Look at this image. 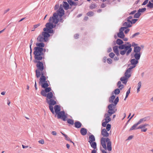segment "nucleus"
Wrapping results in <instances>:
<instances>
[{
    "instance_id": "c03bdc74",
    "label": "nucleus",
    "mask_w": 153,
    "mask_h": 153,
    "mask_svg": "<svg viewBox=\"0 0 153 153\" xmlns=\"http://www.w3.org/2000/svg\"><path fill=\"white\" fill-rule=\"evenodd\" d=\"M45 90H42L41 92V94L43 96L45 97L46 96L47 94H46Z\"/></svg>"
},
{
    "instance_id": "37998d69",
    "label": "nucleus",
    "mask_w": 153,
    "mask_h": 153,
    "mask_svg": "<svg viewBox=\"0 0 153 153\" xmlns=\"http://www.w3.org/2000/svg\"><path fill=\"white\" fill-rule=\"evenodd\" d=\"M33 41L32 39H31L30 41V54L31 55V54L32 52V49L31 48V46L33 44Z\"/></svg>"
},
{
    "instance_id": "a211bd4d",
    "label": "nucleus",
    "mask_w": 153,
    "mask_h": 153,
    "mask_svg": "<svg viewBox=\"0 0 153 153\" xmlns=\"http://www.w3.org/2000/svg\"><path fill=\"white\" fill-rule=\"evenodd\" d=\"M58 16H59V22L63 23L64 22L62 16L64 15L65 13H57Z\"/></svg>"
},
{
    "instance_id": "2eb2a0df",
    "label": "nucleus",
    "mask_w": 153,
    "mask_h": 153,
    "mask_svg": "<svg viewBox=\"0 0 153 153\" xmlns=\"http://www.w3.org/2000/svg\"><path fill=\"white\" fill-rule=\"evenodd\" d=\"M46 102L49 105H53L56 104V101L52 98L47 101Z\"/></svg>"
},
{
    "instance_id": "603ef678",
    "label": "nucleus",
    "mask_w": 153,
    "mask_h": 153,
    "mask_svg": "<svg viewBox=\"0 0 153 153\" xmlns=\"http://www.w3.org/2000/svg\"><path fill=\"white\" fill-rule=\"evenodd\" d=\"M107 62L109 64L112 63V60L110 58H108L107 59Z\"/></svg>"
},
{
    "instance_id": "393cba45",
    "label": "nucleus",
    "mask_w": 153,
    "mask_h": 153,
    "mask_svg": "<svg viewBox=\"0 0 153 153\" xmlns=\"http://www.w3.org/2000/svg\"><path fill=\"white\" fill-rule=\"evenodd\" d=\"M87 131L86 129L85 128H82L80 130V132L81 134L83 136L85 135L87 133Z\"/></svg>"
},
{
    "instance_id": "5fc2aeb1",
    "label": "nucleus",
    "mask_w": 153,
    "mask_h": 153,
    "mask_svg": "<svg viewBox=\"0 0 153 153\" xmlns=\"http://www.w3.org/2000/svg\"><path fill=\"white\" fill-rule=\"evenodd\" d=\"M120 89L119 88V89L117 88V89H115V94H118L120 93Z\"/></svg>"
},
{
    "instance_id": "de8ad7c7",
    "label": "nucleus",
    "mask_w": 153,
    "mask_h": 153,
    "mask_svg": "<svg viewBox=\"0 0 153 153\" xmlns=\"http://www.w3.org/2000/svg\"><path fill=\"white\" fill-rule=\"evenodd\" d=\"M97 7L96 4H92L90 7V8L91 9H93Z\"/></svg>"
},
{
    "instance_id": "7ed1b4c3",
    "label": "nucleus",
    "mask_w": 153,
    "mask_h": 153,
    "mask_svg": "<svg viewBox=\"0 0 153 153\" xmlns=\"http://www.w3.org/2000/svg\"><path fill=\"white\" fill-rule=\"evenodd\" d=\"M138 60L134 59H132L131 60V64L129 65V68L126 71L124 76L121 77L120 79V80L122 81L123 83L126 84L129 78L131 76L130 72L131 70L136 66V64L138 62Z\"/></svg>"
},
{
    "instance_id": "4be33fe9",
    "label": "nucleus",
    "mask_w": 153,
    "mask_h": 153,
    "mask_svg": "<svg viewBox=\"0 0 153 153\" xmlns=\"http://www.w3.org/2000/svg\"><path fill=\"white\" fill-rule=\"evenodd\" d=\"M139 123L137 122V123L134 124L130 129V131H132L134 130H136L139 129V126H137L139 125Z\"/></svg>"
},
{
    "instance_id": "2f4dec72",
    "label": "nucleus",
    "mask_w": 153,
    "mask_h": 153,
    "mask_svg": "<svg viewBox=\"0 0 153 153\" xmlns=\"http://www.w3.org/2000/svg\"><path fill=\"white\" fill-rule=\"evenodd\" d=\"M120 81H119L117 84V86L120 89L122 90L124 86L123 85L121 81H122L121 80Z\"/></svg>"
},
{
    "instance_id": "7c9ffc66",
    "label": "nucleus",
    "mask_w": 153,
    "mask_h": 153,
    "mask_svg": "<svg viewBox=\"0 0 153 153\" xmlns=\"http://www.w3.org/2000/svg\"><path fill=\"white\" fill-rule=\"evenodd\" d=\"M63 7V5L62 4H60L59 9L57 10L56 13H65V11L62 8Z\"/></svg>"
},
{
    "instance_id": "b1692460",
    "label": "nucleus",
    "mask_w": 153,
    "mask_h": 153,
    "mask_svg": "<svg viewBox=\"0 0 153 153\" xmlns=\"http://www.w3.org/2000/svg\"><path fill=\"white\" fill-rule=\"evenodd\" d=\"M74 124L75 127L77 128H80L82 126V123L79 121H76Z\"/></svg>"
},
{
    "instance_id": "0e129e2a",
    "label": "nucleus",
    "mask_w": 153,
    "mask_h": 153,
    "mask_svg": "<svg viewBox=\"0 0 153 153\" xmlns=\"http://www.w3.org/2000/svg\"><path fill=\"white\" fill-rule=\"evenodd\" d=\"M149 0H145L143 3L142 5H145L148 2Z\"/></svg>"
},
{
    "instance_id": "a878e982",
    "label": "nucleus",
    "mask_w": 153,
    "mask_h": 153,
    "mask_svg": "<svg viewBox=\"0 0 153 153\" xmlns=\"http://www.w3.org/2000/svg\"><path fill=\"white\" fill-rule=\"evenodd\" d=\"M89 140L88 141V142L90 143L91 142H93L95 141V138L94 136L93 135L91 134V135H90L89 137Z\"/></svg>"
},
{
    "instance_id": "39448f33",
    "label": "nucleus",
    "mask_w": 153,
    "mask_h": 153,
    "mask_svg": "<svg viewBox=\"0 0 153 153\" xmlns=\"http://www.w3.org/2000/svg\"><path fill=\"white\" fill-rule=\"evenodd\" d=\"M114 105L113 104H111L109 105L108 106V113H106L105 114L104 117H105V121L107 123H108L111 120L110 118L109 117L112 114L115 112V111L113 109L112 107Z\"/></svg>"
},
{
    "instance_id": "6ab92c4d",
    "label": "nucleus",
    "mask_w": 153,
    "mask_h": 153,
    "mask_svg": "<svg viewBox=\"0 0 153 153\" xmlns=\"http://www.w3.org/2000/svg\"><path fill=\"white\" fill-rule=\"evenodd\" d=\"M101 134L103 137H107L109 136V134L105 128L103 129L102 130Z\"/></svg>"
},
{
    "instance_id": "3c124183",
    "label": "nucleus",
    "mask_w": 153,
    "mask_h": 153,
    "mask_svg": "<svg viewBox=\"0 0 153 153\" xmlns=\"http://www.w3.org/2000/svg\"><path fill=\"white\" fill-rule=\"evenodd\" d=\"M40 25V24H38L37 25H34L33 27H34V30H32L31 31H34L35 30V29L37 28Z\"/></svg>"
},
{
    "instance_id": "864d4df0",
    "label": "nucleus",
    "mask_w": 153,
    "mask_h": 153,
    "mask_svg": "<svg viewBox=\"0 0 153 153\" xmlns=\"http://www.w3.org/2000/svg\"><path fill=\"white\" fill-rule=\"evenodd\" d=\"M130 89H131V88H130L127 91L126 93V97H128L129 94L130 93Z\"/></svg>"
},
{
    "instance_id": "1a4fd4ad",
    "label": "nucleus",
    "mask_w": 153,
    "mask_h": 153,
    "mask_svg": "<svg viewBox=\"0 0 153 153\" xmlns=\"http://www.w3.org/2000/svg\"><path fill=\"white\" fill-rule=\"evenodd\" d=\"M57 117L58 119H61L63 121H65L67 118V114H65V112L64 111H60L57 114Z\"/></svg>"
},
{
    "instance_id": "0eeeda50",
    "label": "nucleus",
    "mask_w": 153,
    "mask_h": 153,
    "mask_svg": "<svg viewBox=\"0 0 153 153\" xmlns=\"http://www.w3.org/2000/svg\"><path fill=\"white\" fill-rule=\"evenodd\" d=\"M41 60L35 59L33 61L35 63H37L36 65V67L37 68L38 70L40 71H43L44 69L43 63L40 61Z\"/></svg>"
},
{
    "instance_id": "dca6fc26",
    "label": "nucleus",
    "mask_w": 153,
    "mask_h": 153,
    "mask_svg": "<svg viewBox=\"0 0 153 153\" xmlns=\"http://www.w3.org/2000/svg\"><path fill=\"white\" fill-rule=\"evenodd\" d=\"M106 140H105V138L104 137H102L101 139V144L105 150L107 149L106 144L105 143Z\"/></svg>"
},
{
    "instance_id": "13d9d810",
    "label": "nucleus",
    "mask_w": 153,
    "mask_h": 153,
    "mask_svg": "<svg viewBox=\"0 0 153 153\" xmlns=\"http://www.w3.org/2000/svg\"><path fill=\"white\" fill-rule=\"evenodd\" d=\"M109 55L110 57L112 58L114 57V56L115 55V54H114L113 52H111L110 53H109Z\"/></svg>"
},
{
    "instance_id": "e2e57ef3",
    "label": "nucleus",
    "mask_w": 153,
    "mask_h": 153,
    "mask_svg": "<svg viewBox=\"0 0 153 153\" xmlns=\"http://www.w3.org/2000/svg\"><path fill=\"white\" fill-rule=\"evenodd\" d=\"M113 51L115 53V41H113Z\"/></svg>"
},
{
    "instance_id": "aec40b11",
    "label": "nucleus",
    "mask_w": 153,
    "mask_h": 153,
    "mask_svg": "<svg viewBox=\"0 0 153 153\" xmlns=\"http://www.w3.org/2000/svg\"><path fill=\"white\" fill-rule=\"evenodd\" d=\"M53 94L52 92H50L47 94L46 97V101L53 98Z\"/></svg>"
},
{
    "instance_id": "c756f323",
    "label": "nucleus",
    "mask_w": 153,
    "mask_h": 153,
    "mask_svg": "<svg viewBox=\"0 0 153 153\" xmlns=\"http://www.w3.org/2000/svg\"><path fill=\"white\" fill-rule=\"evenodd\" d=\"M68 4L71 6H76L78 5V3L77 2H75L72 1V0H68Z\"/></svg>"
},
{
    "instance_id": "8fccbe9b",
    "label": "nucleus",
    "mask_w": 153,
    "mask_h": 153,
    "mask_svg": "<svg viewBox=\"0 0 153 153\" xmlns=\"http://www.w3.org/2000/svg\"><path fill=\"white\" fill-rule=\"evenodd\" d=\"M104 120H103L102 122V126L104 127H105L106 126V125L108 123L107 122H106L105 121H104Z\"/></svg>"
},
{
    "instance_id": "052dcab7",
    "label": "nucleus",
    "mask_w": 153,
    "mask_h": 153,
    "mask_svg": "<svg viewBox=\"0 0 153 153\" xmlns=\"http://www.w3.org/2000/svg\"><path fill=\"white\" fill-rule=\"evenodd\" d=\"M38 142L42 144H43L44 143V140L43 139H41V140L39 141Z\"/></svg>"
},
{
    "instance_id": "6e6552de",
    "label": "nucleus",
    "mask_w": 153,
    "mask_h": 153,
    "mask_svg": "<svg viewBox=\"0 0 153 153\" xmlns=\"http://www.w3.org/2000/svg\"><path fill=\"white\" fill-rule=\"evenodd\" d=\"M49 22H53L55 24H57L59 22V20L58 18L57 13H53V16L50 18Z\"/></svg>"
},
{
    "instance_id": "a19ab883",
    "label": "nucleus",
    "mask_w": 153,
    "mask_h": 153,
    "mask_svg": "<svg viewBox=\"0 0 153 153\" xmlns=\"http://www.w3.org/2000/svg\"><path fill=\"white\" fill-rule=\"evenodd\" d=\"M45 91L46 93H49L51 91V87H47L46 88H45Z\"/></svg>"
},
{
    "instance_id": "49530a36",
    "label": "nucleus",
    "mask_w": 153,
    "mask_h": 153,
    "mask_svg": "<svg viewBox=\"0 0 153 153\" xmlns=\"http://www.w3.org/2000/svg\"><path fill=\"white\" fill-rule=\"evenodd\" d=\"M146 10V8H142V9H139L138 10V11L140 13H143V12H144Z\"/></svg>"
},
{
    "instance_id": "c85d7f7f",
    "label": "nucleus",
    "mask_w": 153,
    "mask_h": 153,
    "mask_svg": "<svg viewBox=\"0 0 153 153\" xmlns=\"http://www.w3.org/2000/svg\"><path fill=\"white\" fill-rule=\"evenodd\" d=\"M90 144L91 145V147L94 149H95L97 148V143H96L94 141L93 142H91V143H90Z\"/></svg>"
},
{
    "instance_id": "c9c22d12",
    "label": "nucleus",
    "mask_w": 153,
    "mask_h": 153,
    "mask_svg": "<svg viewBox=\"0 0 153 153\" xmlns=\"http://www.w3.org/2000/svg\"><path fill=\"white\" fill-rule=\"evenodd\" d=\"M67 121V123L71 125H73L74 124V120H73L68 118L66 120Z\"/></svg>"
},
{
    "instance_id": "20e7f679",
    "label": "nucleus",
    "mask_w": 153,
    "mask_h": 153,
    "mask_svg": "<svg viewBox=\"0 0 153 153\" xmlns=\"http://www.w3.org/2000/svg\"><path fill=\"white\" fill-rule=\"evenodd\" d=\"M46 49L42 48L33 54L35 59L42 60L45 58V52Z\"/></svg>"
},
{
    "instance_id": "4d7b16f0",
    "label": "nucleus",
    "mask_w": 153,
    "mask_h": 153,
    "mask_svg": "<svg viewBox=\"0 0 153 153\" xmlns=\"http://www.w3.org/2000/svg\"><path fill=\"white\" fill-rule=\"evenodd\" d=\"M139 34H140V33L139 32L136 33L134 34H133L131 36V38H133L134 37H135V36L139 35Z\"/></svg>"
},
{
    "instance_id": "ddd939ff",
    "label": "nucleus",
    "mask_w": 153,
    "mask_h": 153,
    "mask_svg": "<svg viewBox=\"0 0 153 153\" xmlns=\"http://www.w3.org/2000/svg\"><path fill=\"white\" fill-rule=\"evenodd\" d=\"M106 142L107 143V149L108 151H111L112 149L111 147V142L110 140L108 138H107L105 139Z\"/></svg>"
},
{
    "instance_id": "58836bf2",
    "label": "nucleus",
    "mask_w": 153,
    "mask_h": 153,
    "mask_svg": "<svg viewBox=\"0 0 153 153\" xmlns=\"http://www.w3.org/2000/svg\"><path fill=\"white\" fill-rule=\"evenodd\" d=\"M49 109H50V110L51 111L52 113L53 114H55V112L53 110V105H49Z\"/></svg>"
},
{
    "instance_id": "cd10ccee",
    "label": "nucleus",
    "mask_w": 153,
    "mask_h": 153,
    "mask_svg": "<svg viewBox=\"0 0 153 153\" xmlns=\"http://www.w3.org/2000/svg\"><path fill=\"white\" fill-rule=\"evenodd\" d=\"M41 73V76L40 78L39 79H41V80H43L45 79H46V77L45 76V72L43 71H40Z\"/></svg>"
},
{
    "instance_id": "09e8293b",
    "label": "nucleus",
    "mask_w": 153,
    "mask_h": 153,
    "mask_svg": "<svg viewBox=\"0 0 153 153\" xmlns=\"http://www.w3.org/2000/svg\"><path fill=\"white\" fill-rule=\"evenodd\" d=\"M111 125L109 124H107L106 126V129L107 131H109L111 129Z\"/></svg>"
},
{
    "instance_id": "412c9836",
    "label": "nucleus",
    "mask_w": 153,
    "mask_h": 153,
    "mask_svg": "<svg viewBox=\"0 0 153 153\" xmlns=\"http://www.w3.org/2000/svg\"><path fill=\"white\" fill-rule=\"evenodd\" d=\"M62 5L65 10H67L69 8V5L66 1H63L62 2ZM71 8V7L70 8Z\"/></svg>"
},
{
    "instance_id": "9d476101",
    "label": "nucleus",
    "mask_w": 153,
    "mask_h": 153,
    "mask_svg": "<svg viewBox=\"0 0 153 153\" xmlns=\"http://www.w3.org/2000/svg\"><path fill=\"white\" fill-rule=\"evenodd\" d=\"M43 42H45L44 41H42V42H40L39 43H36V47L34 48V51L33 54L37 51H38L40 49L44 47L45 44Z\"/></svg>"
},
{
    "instance_id": "4c0bfd02",
    "label": "nucleus",
    "mask_w": 153,
    "mask_h": 153,
    "mask_svg": "<svg viewBox=\"0 0 153 153\" xmlns=\"http://www.w3.org/2000/svg\"><path fill=\"white\" fill-rule=\"evenodd\" d=\"M141 86V82H139L137 84V93H138L140 91V88Z\"/></svg>"
},
{
    "instance_id": "9b49d317",
    "label": "nucleus",
    "mask_w": 153,
    "mask_h": 153,
    "mask_svg": "<svg viewBox=\"0 0 153 153\" xmlns=\"http://www.w3.org/2000/svg\"><path fill=\"white\" fill-rule=\"evenodd\" d=\"M39 84H41L42 87L44 88H46L49 86L48 84V81H46V79H45L43 80H41V79H39Z\"/></svg>"
},
{
    "instance_id": "f257e3e1",
    "label": "nucleus",
    "mask_w": 153,
    "mask_h": 153,
    "mask_svg": "<svg viewBox=\"0 0 153 153\" xmlns=\"http://www.w3.org/2000/svg\"><path fill=\"white\" fill-rule=\"evenodd\" d=\"M53 23L49 22L46 24V27L44 28L43 31L39 35L37 38L38 42H47L49 39L48 38L51 36L50 33H54V31L53 29L55 27L56 25L55 24H53Z\"/></svg>"
},
{
    "instance_id": "e433bc0d",
    "label": "nucleus",
    "mask_w": 153,
    "mask_h": 153,
    "mask_svg": "<svg viewBox=\"0 0 153 153\" xmlns=\"http://www.w3.org/2000/svg\"><path fill=\"white\" fill-rule=\"evenodd\" d=\"M134 56L135 59H137V60H138L140 59L141 56V54L134 53Z\"/></svg>"
},
{
    "instance_id": "338daca9",
    "label": "nucleus",
    "mask_w": 153,
    "mask_h": 153,
    "mask_svg": "<svg viewBox=\"0 0 153 153\" xmlns=\"http://www.w3.org/2000/svg\"><path fill=\"white\" fill-rule=\"evenodd\" d=\"M59 4H56L54 7V9L55 10H57L58 8L59 7Z\"/></svg>"
},
{
    "instance_id": "423d86ee",
    "label": "nucleus",
    "mask_w": 153,
    "mask_h": 153,
    "mask_svg": "<svg viewBox=\"0 0 153 153\" xmlns=\"http://www.w3.org/2000/svg\"><path fill=\"white\" fill-rule=\"evenodd\" d=\"M126 29V27H121L119 30V32L117 34V36L118 37L123 39L125 41H127L128 39L127 38L125 37V36L123 31Z\"/></svg>"
},
{
    "instance_id": "69168bd1",
    "label": "nucleus",
    "mask_w": 153,
    "mask_h": 153,
    "mask_svg": "<svg viewBox=\"0 0 153 153\" xmlns=\"http://www.w3.org/2000/svg\"><path fill=\"white\" fill-rule=\"evenodd\" d=\"M119 102V98L118 97H117L116 98H115V105H117V102Z\"/></svg>"
},
{
    "instance_id": "5701e85b",
    "label": "nucleus",
    "mask_w": 153,
    "mask_h": 153,
    "mask_svg": "<svg viewBox=\"0 0 153 153\" xmlns=\"http://www.w3.org/2000/svg\"><path fill=\"white\" fill-rule=\"evenodd\" d=\"M54 109L55 110L54 112L56 113V114H57L58 112L60 111V106L59 105H56L54 106Z\"/></svg>"
},
{
    "instance_id": "72a5a7b5",
    "label": "nucleus",
    "mask_w": 153,
    "mask_h": 153,
    "mask_svg": "<svg viewBox=\"0 0 153 153\" xmlns=\"http://www.w3.org/2000/svg\"><path fill=\"white\" fill-rule=\"evenodd\" d=\"M36 74V76L37 78L39 77L41 74V73L40 71H39L38 70H36L35 71Z\"/></svg>"
},
{
    "instance_id": "4468645a",
    "label": "nucleus",
    "mask_w": 153,
    "mask_h": 153,
    "mask_svg": "<svg viewBox=\"0 0 153 153\" xmlns=\"http://www.w3.org/2000/svg\"><path fill=\"white\" fill-rule=\"evenodd\" d=\"M141 48L139 46L134 47V53L136 54H141L140 50Z\"/></svg>"
},
{
    "instance_id": "bb28decb",
    "label": "nucleus",
    "mask_w": 153,
    "mask_h": 153,
    "mask_svg": "<svg viewBox=\"0 0 153 153\" xmlns=\"http://www.w3.org/2000/svg\"><path fill=\"white\" fill-rule=\"evenodd\" d=\"M123 25L125 26L124 27H126V29L128 27H131V21H128L127 22H125L124 23Z\"/></svg>"
},
{
    "instance_id": "774afa93",
    "label": "nucleus",
    "mask_w": 153,
    "mask_h": 153,
    "mask_svg": "<svg viewBox=\"0 0 153 153\" xmlns=\"http://www.w3.org/2000/svg\"><path fill=\"white\" fill-rule=\"evenodd\" d=\"M107 57L106 56H104L103 57L102 61L104 63H105L106 62Z\"/></svg>"
},
{
    "instance_id": "79ce46f5",
    "label": "nucleus",
    "mask_w": 153,
    "mask_h": 153,
    "mask_svg": "<svg viewBox=\"0 0 153 153\" xmlns=\"http://www.w3.org/2000/svg\"><path fill=\"white\" fill-rule=\"evenodd\" d=\"M141 14V13L138 11V12L134 14V17L135 18H138Z\"/></svg>"
},
{
    "instance_id": "a18cd8bd",
    "label": "nucleus",
    "mask_w": 153,
    "mask_h": 153,
    "mask_svg": "<svg viewBox=\"0 0 153 153\" xmlns=\"http://www.w3.org/2000/svg\"><path fill=\"white\" fill-rule=\"evenodd\" d=\"M94 13L92 11H89L87 13V15L89 16H93Z\"/></svg>"
},
{
    "instance_id": "f704fd0d",
    "label": "nucleus",
    "mask_w": 153,
    "mask_h": 153,
    "mask_svg": "<svg viewBox=\"0 0 153 153\" xmlns=\"http://www.w3.org/2000/svg\"><path fill=\"white\" fill-rule=\"evenodd\" d=\"M115 99V95H113L111 96L109 98V102H114L115 104V100L114 102V100Z\"/></svg>"
},
{
    "instance_id": "f8f14e48",
    "label": "nucleus",
    "mask_w": 153,
    "mask_h": 153,
    "mask_svg": "<svg viewBox=\"0 0 153 153\" xmlns=\"http://www.w3.org/2000/svg\"><path fill=\"white\" fill-rule=\"evenodd\" d=\"M149 124L147 123H145L139 126V129H141V131L142 132H146L147 130V128H146V126H149Z\"/></svg>"
},
{
    "instance_id": "6e6d98bb",
    "label": "nucleus",
    "mask_w": 153,
    "mask_h": 153,
    "mask_svg": "<svg viewBox=\"0 0 153 153\" xmlns=\"http://www.w3.org/2000/svg\"><path fill=\"white\" fill-rule=\"evenodd\" d=\"M106 6V3H103L101 4L100 7L101 8H103L105 7Z\"/></svg>"
},
{
    "instance_id": "f3484780",
    "label": "nucleus",
    "mask_w": 153,
    "mask_h": 153,
    "mask_svg": "<svg viewBox=\"0 0 153 153\" xmlns=\"http://www.w3.org/2000/svg\"><path fill=\"white\" fill-rule=\"evenodd\" d=\"M149 120V117H145L143 118L140 119L138 122L139 124L144 123L146 121H148Z\"/></svg>"
},
{
    "instance_id": "680f3d73",
    "label": "nucleus",
    "mask_w": 153,
    "mask_h": 153,
    "mask_svg": "<svg viewBox=\"0 0 153 153\" xmlns=\"http://www.w3.org/2000/svg\"><path fill=\"white\" fill-rule=\"evenodd\" d=\"M64 137H65V140L67 141L70 140V138L69 137H68V136L67 135H65Z\"/></svg>"
},
{
    "instance_id": "f03ea898",
    "label": "nucleus",
    "mask_w": 153,
    "mask_h": 153,
    "mask_svg": "<svg viewBox=\"0 0 153 153\" xmlns=\"http://www.w3.org/2000/svg\"><path fill=\"white\" fill-rule=\"evenodd\" d=\"M131 45L129 42H126L124 44L120 46H115V54L117 55H119V50H121L120 53L122 55H124L126 53L127 56L131 52L132 49L131 48Z\"/></svg>"
},
{
    "instance_id": "bf43d9fd",
    "label": "nucleus",
    "mask_w": 153,
    "mask_h": 153,
    "mask_svg": "<svg viewBox=\"0 0 153 153\" xmlns=\"http://www.w3.org/2000/svg\"><path fill=\"white\" fill-rule=\"evenodd\" d=\"M137 20V19H133L131 21V25L133 23H135L136 21Z\"/></svg>"
},
{
    "instance_id": "ea45409f",
    "label": "nucleus",
    "mask_w": 153,
    "mask_h": 153,
    "mask_svg": "<svg viewBox=\"0 0 153 153\" xmlns=\"http://www.w3.org/2000/svg\"><path fill=\"white\" fill-rule=\"evenodd\" d=\"M147 7L149 8L152 9L153 8V3H151L150 1L147 5Z\"/></svg>"
},
{
    "instance_id": "473e14b6",
    "label": "nucleus",
    "mask_w": 153,
    "mask_h": 153,
    "mask_svg": "<svg viewBox=\"0 0 153 153\" xmlns=\"http://www.w3.org/2000/svg\"><path fill=\"white\" fill-rule=\"evenodd\" d=\"M116 42L117 44L119 45V46L123 45V41L121 39H117Z\"/></svg>"
}]
</instances>
